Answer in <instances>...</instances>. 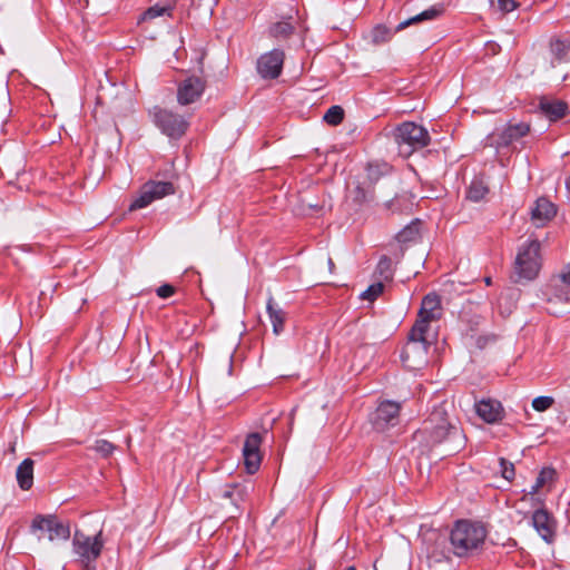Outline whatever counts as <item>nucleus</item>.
Returning a JSON list of instances; mask_svg holds the SVG:
<instances>
[{"label":"nucleus","mask_w":570,"mask_h":570,"mask_svg":"<svg viewBox=\"0 0 570 570\" xmlns=\"http://www.w3.org/2000/svg\"><path fill=\"white\" fill-rule=\"evenodd\" d=\"M567 76L566 75H562L561 77H559V80L563 81L566 80Z\"/></svg>","instance_id":"49"},{"label":"nucleus","mask_w":570,"mask_h":570,"mask_svg":"<svg viewBox=\"0 0 570 570\" xmlns=\"http://www.w3.org/2000/svg\"><path fill=\"white\" fill-rule=\"evenodd\" d=\"M393 138L403 157H409L414 150L426 147L431 139L429 131L423 126L411 121L399 125L393 130Z\"/></svg>","instance_id":"3"},{"label":"nucleus","mask_w":570,"mask_h":570,"mask_svg":"<svg viewBox=\"0 0 570 570\" xmlns=\"http://www.w3.org/2000/svg\"><path fill=\"white\" fill-rule=\"evenodd\" d=\"M375 274L382 281H391L393 278L392 259L383 255L377 263Z\"/></svg>","instance_id":"30"},{"label":"nucleus","mask_w":570,"mask_h":570,"mask_svg":"<svg viewBox=\"0 0 570 570\" xmlns=\"http://www.w3.org/2000/svg\"><path fill=\"white\" fill-rule=\"evenodd\" d=\"M262 444V435L257 432L247 435L244 446L243 456L246 471L254 474L258 471L262 462L259 448Z\"/></svg>","instance_id":"18"},{"label":"nucleus","mask_w":570,"mask_h":570,"mask_svg":"<svg viewBox=\"0 0 570 570\" xmlns=\"http://www.w3.org/2000/svg\"><path fill=\"white\" fill-rule=\"evenodd\" d=\"M153 120L156 127L170 139L181 138L189 127V121L184 116L167 108L155 107Z\"/></svg>","instance_id":"6"},{"label":"nucleus","mask_w":570,"mask_h":570,"mask_svg":"<svg viewBox=\"0 0 570 570\" xmlns=\"http://www.w3.org/2000/svg\"><path fill=\"white\" fill-rule=\"evenodd\" d=\"M531 406L534 409V399L531 401Z\"/></svg>","instance_id":"51"},{"label":"nucleus","mask_w":570,"mask_h":570,"mask_svg":"<svg viewBox=\"0 0 570 570\" xmlns=\"http://www.w3.org/2000/svg\"><path fill=\"white\" fill-rule=\"evenodd\" d=\"M549 410H551V413H560L559 407L556 405L554 397L550 395L537 396V413H544Z\"/></svg>","instance_id":"31"},{"label":"nucleus","mask_w":570,"mask_h":570,"mask_svg":"<svg viewBox=\"0 0 570 570\" xmlns=\"http://www.w3.org/2000/svg\"><path fill=\"white\" fill-rule=\"evenodd\" d=\"M495 465V471H498L504 480L509 482L512 481L515 475L513 463L503 458H500L497 460Z\"/></svg>","instance_id":"32"},{"label":"nucleus","mask_w":570,"mask_h":570,"mask_svg":"<svg viewBox=\"0 0 570 570\" xmlns=\"http://www.w3.org/2000/svg\"><path fill=\"white\" fill-rule=\"evenodd\" d=\"M31 531H47L48 539L53 540H68L70 538V524L58 519L55 514H38L31 523Z\"/></svg>","instance_id":"11"},{"label":"nucleus","mask_w":570,"mask_h":570,"mask_svg":"<svg viewBox=\"0 0 570 570\" xmlns=\"http://www.w3.org/2000/svg\"><path fill=\"white\" fill-rule=\"evenodd\" d=\"M551 62L550 63H547V62H543L542 63V71L544 73H549L550 69H551ZM547 78H550V75H547Z\"/></svg>","instance_id":"43"},{"label":"nucleus","mask_w":570,"mask_h":570,"mask_svg":"<svg viewBox=\"0 0 570 570\" xmlns=\"http://www.w3.org/2000/svg\"><path fill=\"white\" fill-rule=\"evenodd\" d=\"M559 479L557 469L551 465H543L537 475V504L543 501L542 495L550 492Z\"/></svg>","instance_id":"19"},{"label":"nucleus","mask_w":570,"mask_h":570,"mask_svg":"<svg viewBox=\"0 0 570 570\" xmlns=\"http://www.w3.org/2000/svg\"><path fill=\"white\" fill-rule=\"evenodd\" d=\"M557 215V206L548 198H537V228L546 226Z\"/></svg>","instance_id":"22"},{"label":"nucleus","mask_w":570,"mask_h":570,"mask_svg":"<svg viewBox=\"0 0 570 570\" xmlns=\"http://www.w3.org/2000/svg\"><path fill=\"white\" fill-rule=\"evenodd\" d=\"M224 495H225L226 498H230V497H232V491H226V492L224 493Z\"/></svg>","instance_id":"48"},{"label":"nucleus","mask_w":570,"mask_h":570,"mask_svg":"<svg viewBox=\"0 0 570 570\" xmlns=\"http://www.w3.org/2000/svg\"><path fill=\"white\" fill-rule=\"evenodd\" d=\"M284 58L285 55L279 49L262 55L257 60V72L264 79H276L282 72Z\"/></svg>","instance_id":"16"},{"label":"nucleus","mask_w":570,"mask_h":570,"mask_svg":"<svg viewBox=\"0 0 570 570\" xmlns=\"http://www.w3.org/2000/svg\"><path fill=\"white\" fill-rule=\"evenodd\" d=\"M490 7L501 13L511 12L517 8L514 0H489Z\"/></svg>","instance_id":"36"},{"label":"nucleus","mask_w":570,"mask_h":570,"mask_svg":"<svg viewBox=\"0 0 570 570\" xmlns=\"http://www.w3.org/2000/svg\"><path fill=\"white\" fill-rule=\"evenodd\" d=\"M558 522L553 514L544 507L543 501L537 505V533L548 546L557 540Z\"/></svg>","instance_id":"13"},{"label":"nucleus","mask_w":570,"mask_h":570,"mask_svg":"<svg viewBox=\"0 0 570 570\" xmlns=\"http://www.w3.org/2000/svg\"><path fill=\"white\" fill-rule=\"evenodd\" d=\"M515 508L534 525V485L515 502Z\"/></svg>","instance_id":"25"},{"label":"nucleus","mask_w":570,"mask_h":570,"mask_svg":"<svg viewBox=\"0 0 570 570\" xmlns=\"http://www.w3.org/2000/svg\"><path fill=\"white\" fill-rule=\"evenodd\" d=\"M485 538V528L479 522L469 520L456 521L450 533L453 553L458 557H466L480 549Z\"/></svg>","instance_id":"2"},{"label":"nucleus","mask_w":570,"mask_h":570,"mask_svg":"<svg viewBox=\"0 0 570 570\" xmlns=\"http://www.w3.org/2000/svg\"><path fill=\"white\" fill-rule=\"evenodd\" d=\"M101 537V531L94 537H89L80 530L75 531L72 538V551L78 557L77 561L85 568V570L95 569L91 563L99 558L104 548Z\"/></svg>","instance_id":"4"},{"label":"nucleus","mask_w":570,"mask_h":570,"mask_svg":"<svg viewBox=\"0 0 570 570\" xmlns=\"http://www.w3.org/2000/svg\"><path fill=\"white\" fill-rule=\"evenodd\" d=\"M551 237H552V233H550V232L544 233V235L542 236V238H539V237L537 236V253L539 252V249H540L543 245H546L547 243H549V240L551 239Z\"/></svg>","instance_id":"41"},{"label":"nucleus","mask_w":570,"mask_h":570,"mask_svg":"<svg viewBox=\"0 0 570 570\" xmlns=\"http://www.w3.org/2000/svg\"><path fill=\"white\" fill-rule=\"evenodd\" d=\"M401 405L393 401L382 402L371 415V422L377 431H384L399 422Z\"/></svg>","instance_id":"14"},{"label":"nucleus","mask_w":570,"mask_h":570,"mask_svg":"<svg viewBox=\"0 0 570 570\" xmlns=\"http://www.w3.org/2000/svg\"><path fill=\"white\" fill-rule=\"evenodd\" d=\"M419 433L426 434L428 443L431 445L446 442L449 444V453L460 451L465 443V436L462 430L450 420L443 405L435 407L431 412L430 416L424 422V428L419 431Z\"/></svg>","instance_id":"1"},{"label":"nucleus","mask_w":570,"mask_h":570,"mask_svg":"<svg viewBox=\"0 0 570 570\" xmlns=\"http://www.w3.org/2000/svg\"><path fill=\"white\" fill-rule=\"evenodd\" d=\"M175 193L176 188L169 180H148L139 189L138 196L129 206V210L132 212L145 208L153 202L174 195Z\"/></svg>","instance_id":"8"},{"label":"nucleus","mask_w":570,"mask_h":570,"mask_svg":"<svg viewBox=\"0 0 570 570\" xmlns=\"http://www.w3.org/2000/svg\"><path fill=\"white\" fill-rule=\"evenodd\" d=\"M176 292V288L170 284H163L156 289V294L160 298H168L173 296Z\"/></svg>","instance_id":"40"},{"label":"nucleus","mask_w":570,"mask_h":570,"mask_svg":"<svg viewBox=\"0 0 570 570\" xmlns=\"http://www.w3.org/2000/svg\"><path fill=\"white\" fill-rule=\"evenodd\" d=\"M383 289H384L383 283L377 282V283L370 285L367 287V289L361 294L360 297L362 299H367V301L372 302V301L376 299L383 293Z\"/></svg>","instance_id":"37"},{"label":"nucleus","mask_w":570,"mask_h":570,"mask_svg":"<svg viewBox=\"0 0 570 570\" xmlns=\"http://www.w3.org/2000/svg\"><path fill=\"white\" fill-rule=\"evenodd\" d=\"M420 236V222L415 220L397 233L396 239L400 243L413 242Z\"/></svg>","instance_id":"29"},{"label":"nucleus","mask_w":570,"mask_h":570,"mask_svg":"<svg viewBox=\"0 0 570 570\" xmlns=\"http://www.w3.org/2000/svg\"><path fill=\"white\" fill-rule=\"evenodd\" d=\"M293 30L294 28L289 22L279 21L271 27L269 33L274 38H287L292 35Z\"/></svg>","instance_id":"34"},{"label":"nucleus","mask_w":570,"mask_h":570,"mask_svg":"<svg viewBox=\"0 0 570 570\" xmlns=\"http://www.w3.org/2000/svg\"><path fill=\"white\" fill-rule=\"evenodd\" d=\"M560 421L559 414L550 413L548 415L543 413H537V429L539 426L543 428V432L541 434H544L549 430L552 429V426Z\"/></svg>","instance_id":"33"},{"label":"nucleus","mask_w":570,"mask_h":570,"mask_svg":"<svg viewBox=\"0 0 570 570\" xmlns=\"http://www.w3.org/2000/svg\"><path fill=\"white\" fill-rule=\"evenodd\" d=\"M534 239L529 238L519 249L511 278L517 284H527L534 278Z\"/></svg>","instance_id":"9"},{"label":"nucleus","mask_w":570,"mask_h":570,"mask_svg":"<svg viewBox=\"0 0 570 570\" xmlns=\"http://www.w3.org/2000/svg\"><path fill=\"white\" fill-rule=\"evenodd\" d=\"M425 334L426 333H422L420 336L414 335V330L412 328L409 340L402 350V363L411 371L420 370L428 363V350L430 347V343L428 342Z\"/></svg>","instance_id":"7"},{"label":"nucleus","mask_w":570,"mask_h":570,"mask_svg":"<svg viewBox=\"0 0 570 570\" xmlns=\"http://www.w3.org/2000/svg\"><path fill=\"white\" fill-rule=\"evenodd\" d=\"M346 570H356L355 567H348Z\"/></svg>","instance_id":"50"},{"label":"nucleus","mask_w":570,"mask_h":570,"mask_svg":"<svg viewBox=\"0 0 570 570\" xmlns=\"http://www.w3.org/2000/svg\"><path fill=\"white\" fill-rule=\"evenodd\" d=\"M266 309L273 325V332L278 335L284 328L286 313L275 303L272 296L267 301Z\"/></svg>","instance_id":"24"},{"label":"nucleus","mask_w":570,"mask_h":570,"mask_svg":"<svg viewBox=\"0 0 570 570\" xmlns=\"http://www.w3.org/2000/svg\"><path fill=\"white\" fill-rule=\"evenodd\" d=\"M530 131V125L520 122L509 125L501 131L492 132L487 138V144L497 149L508 147L513 140L519 139Z\"/></svg>","instance_id":"17"},{"label":"nucleus","mask_w":570,"mask_h":570,"mask_svg":"<svg viewBox=\"0 0 570 570\" xmlns=\"http://www.w3.org/2000/svg\"><path fill=\"white\" fill-rule=\"evenodd\" d=\"M115 445L107 440H97L94 450L104 458H108L115 451Z\"/></svg>","instance_id":"38"},{"label":"nucleus","mask_w":570,"mask_h":570,"mask_svg":"<svg viewBox=\"0 0 570 570\" xmlns=\"http://www.w3.org/2000/svg\"><path fill=\"white\" fill-rule=\"evenodd\" d=\"M327 265H328V269H330V272H333V269H334L335 265H334V262H333V259H332V258H328V259H327Z\"/></svg>","instance_id":"45"},{"label":"nucleus","mask_w":570,"mask_h":570,"mask_svg":"<svg viewBox=\"0 0 570 570\" xmlns=\"http://www.w3.org/2000/svg\"><path fill=\"white\" fill-rule=\"evenodd\" d=\"M568 104L559 98L552 96H541L538 99L537 114H539L541 118L547 119L549 124L562 119L568 115Z\"/></svg>","instance_id":"15"},{"label":"nucleus","mask_w":570,"mask_h":570,"mask_svg":"<svg viewBox=\"0 0 570 570\" xmlns=\"http://www.w3.org/2000/svg\"><path fill=\"white\" fill-rule=\"evenodd\" d=\"M353 202L363 205L374 200V190L371 183L361 181L352 191Z\"/></svg>","instance_id":"26"},{"label":"nucleus","mask_w":570,"mask_h":570,"mask_svg":"<svg viewBox=\"0 0 570 570\" xmlns=\"http://www.w3.org/2000/svg\"><path fill=\"white\" fill-rule=\"evenodd\" d=\"M475 410L487 423H495L503 417V407L497 400H481L475 404Z\"/></svg>","instance_id":"21"},{"label":"nucleus","mask_w":570,"mask_h":570,"mask_svg":"<svg viewBox=\"0 0 570 570\" xmlns=\"http://www.w3.org/2000/svg\"><path fill=\"white\" fill-rule=\"evenodd\" d=\"M33 466L35 461L24 459L17 468L16 478L20 489L27 491L33 484Z\"/></svg>","instance_id":"23"},{"label":"nucleus","mask_w":570,"mask_h":570,"mask_svg":"<svg viewBox=\"0 0 570 570\" xmlns=\"http://www.w3.org/2000/svg\"><path fill=\"white\" fill-rule=\"evenodd\" d=\"M557 297L560 299V301H567V302H570V295L569 294H566V295H562V294H558Z\"/></svg>","instance_id":"44"},{"label":"nucleus","mask_w":570,"mask_h":570,"mask_svg":"<svg viewBox=\"0 0 570 570\" xmlns=\"http://www.w3.org/2000/svg\"><path fill=\"white\" fill-rule=\"evenodd\" d=\"M547 48L552 57L551 67H556V62H566L570 57V41L560 36H552L547 42Z\"/></svg>","instance_id":"20"},{"label":"nucleus","mask_w":570,"mask_h":570,"mask_svg":"<svg viewBox=\"0 0 570 570\" xmlns=\"http://www.w3.org/2000/svg\"><path fill=\"white\" fill-rule=\"evenodd\" d=\"M442 317V306L440 296L436 293L426 294L421 303L417 320L413 325L414 335L420 336L422 333H426L430 327V323L439 321Z\"/></svg>","instance_id":"10"},{"label":"nucleus","mask_w":570,"mask_h":570,"mask_svg":"<svg viewBox=\"0 0 570 570\" xmlns=\"http://www.w3.org/2000/svg\"><path fill=\"white\" fill-rule=\"evenodd\" d=\"M560 277L564 286H570V264L564 268Z\"/></svg>","instance_id":"42"},{"label":"nucleus","mask_w":570,"mask_h":570,"mask_svg":"<svg viewBox=\"0 0 570 570\" xmlns=\"http://www.w3.org/2000/svg\"><path fill=\"white\" fill-rule=\"evenodd\" d=\"M443 11L444 7L442 4H435L412 18L402 21L401 23L397 24L394 31H392L384 24H377L371 30V42L375 46L386 43L392 39L394 32L402 31L414 23H419L426 20H433L441 16Z\"/></svg>","instance_id":"5"},{"label":"nucleus","mask_w":570,"mask_h":570,"mask_svg":"<svg viewBox=\"0 0 570 570\" xmlns=\"http://www.w3.org/2000/svg\"><path fill=\"white\" fill-rule=\"evenodd\" d=\"M383 169L379 165H368L367 167V175L364 181L371 183L373 186L375 181L379 180L380 176L387 170V165H383Z\"/></svg>","instance_id":"39"},{"label":"nucleus","mask_w":570,"mask_h":570,"mask_svg":"<svg viewBox=\"0 0 570 570\" xmlns=\"http://www.w3.org/2000/svg\"><path fill=\"white\" fill-rule=\"evenodd\" d=\"M324 120L332 125L336 126L342 122L344 118V110L341 106H332L324 115Z\"/></svg>","instance_id":"35"},{"label":"nucleus","mask_w":570,"mask_h":570,"mask_svg":"<svg viewBox=\"0 0 570 570\" xmlns=\"http://www.w3.org/2000/svg\"><path fill=\"white\" fill-rule=\"evenodd\" d=\"M529 215L531 216V219H534V208H530Z\"/></svg>","instance_id":"46"},{"label":"nucleus","mask_w":570,"mask_h":570,"mask_svg":"<svg viewBox=\"0 0 570 570\" xmlns=\"http://www.w3.org/2000/svg\"><path fill=\"white\" fill-rule=\"evenodd\" d=\"M484 282H485L487 285H491L492 284L491 277H485Z\"/></svg>","instance_id":"47"},{"label":"nucleus","mask_w":570,"mask_h":570,"mask_svg":"<svg viewBox=\"0 0 570 570\" xmlns=\"http://www.w3.org/2000/svg\"><path fill=\"white\" fill-rule=\"evenodd\" d=\"M206 89V80L200 76H188L177 85V101L180 106L191 105L200 99Z\"/></svg>","instance_id":"12"},{"label":"nucleus","mask_w":570,"mask_h":570,"mask_svg":"<svg viewBox=\"0 0 570 570\" xmlns=\"http://www.w3.org/2000/svg\"><path fill=\"white\" fill-rule=\"evenodd\" d=\"M174 10V6L169 2L166 3H156L155 6L148 8L141 19L142 20H153L158 17L168 16L171 17Z\"/></svg>","instance_id":"28"},{"label":"nucleus","mask_w":570,"mask_h":570,"mask_svg":"<svg viewBox=\"0 0 570 570\" xmlns=\"http://www.w3.org/2000/svg\"><path fill=\"white\" fill-rule=\"evenodd\" d=\"M489 193L488 185L482 178H474L466 191V198L472 202H480L485 198Z\"/></svg>","instance_id":"27"}]
</instances>
